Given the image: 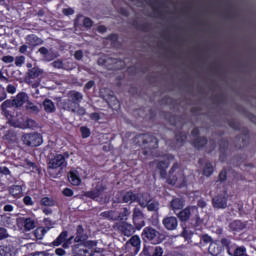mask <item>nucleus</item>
<instances>
[{"instance_id": "1", "label": "nucleus", "mask_w": 256, "mask_h": 256, "mask_svg": "<svg viewBox=\"0 0 256 256\" xmlns=\"http://www.w3.org/2000/svg\"><path fill=\"white\" fill-rule=\"evenodd\" d=\"M167 160H161L157 163V169L160 171L161 179H166V183L168 185H172V187H177L178 189H183V187H187V176H185V172L179 169V163H174L169 170V174L167 177V169H169V165L175 156L173 154L166 155Z\"/></svg>"}, {"instance_id": "2", "label": "nucleus", "mask_w": 256, "mask_h": 256, "mask_svg": "<svg viewBox=\"0 0 256 256\" xmlns=\"http://www.w3.org/2000/svg\"><path fill=\"white\" fill-rule=\"evenodd\" d=\"M70 154L69 152H64L62 154H56L54 157H52L48 162V171L50 175L57 179L58 177H61L63 175V171L67 169V166L69 163L67 162V159H69Z\"/></svg>"}, {"instance_id": "3", "label": "nucleus", "mask_w": 256, "mask_h": 256, "mask_svg": "<svg viewBox=\"0 0 256 256\" xmlns=\"http://www.w3.org/2000/svg\"><path fill=\"white\" fill-rule=\"evenodd\" d=\"M137 139L138 144L145 149L142 150V155H144V157H147L153 149L159 148V139L152 133L138 134Z\"/></svg>"}, {"instance_id": "4", "label": "nucleus", "mask_w": 256, "mask_h": 256, "mask_svg": "<svg viewBox=\"0 0 256 256\" xmlns=\"http://www.w3.org/2000/svg\"><path fill=\"white\" fill-rule=\"evenodd\" d=\"M29 96L25 92H19L16 97L12 100L8 99L2 103V109H12L15 107L16 109H21L27 103Z\"/></svg>"}, {"instance_id": "5", "label": "nucleus", "mask_w": 256, "mask_h": 256, "mask_svg": "<svg viewBox=\"0 0 256 256\" xmlns=\"http://www.w3.org/2000/svg\"><path fill=\"white\" fill-rule=\"evenodd\" d=\"M98 65H102L108 69V71H119L125 65V62L117 58H103L98 59Z\"/></svg>"}, {"instance_id": "6", "label": "nucleus", "mask_w": 256, "mask_h": 256, "mask_svg": "<svg viewBox=\"0 0 256 256\" xmlns=\"http://www.w3.org/2000/svg\"><path fill=\"white\" fill-rule=\"evenodd\" d=\"M22 142L27 147H39L43 144V136L37 132L24 134L22 136Z\"/></svg>"}, {"instance_id": "7", "label": "nucleus", "mask_w": 256, "mask_h": 256, "mask_svg": "<svg viewBox=\"0 0 256 256\" xmlns=\"http://www.w3.org/2000/svg\"><path fill=\"white\" fill-rule=\"evenodd\" d=\"M250 141L251 137L249 136V129L247 128H243L242 134L236 136L233 140L235 149H245Z\"/></svg>"}, {"instance_id": "8", "label": "nucleus", "mask_w": 256, "mask_h": 256, "mask_svg": "<svg viewBox=\"0 0 256 256\" xmlns=\"http://www.w3.org/2000/svg\"><path fill=\"white\" fill-rule=\"evenodd\" d=\"M142 239L146 242L150 241L155 245L159 243V231L151 226L145 227L142 232Z\"/></svg>"}, {"instance_id": "9", "label": "nucleus", "mask_w": 256, "mask_h": 256, "mask_svg": "<svg viewBox=\"0 0 256 256\" xmlns=\"http://www.w3.org/2000/svg\"><path fill=\"white\" fill-rule=\"evenodd\" d=\"M133 225L137 231H141L143 227H145V215L141 209L135 207L133 209V217H132Z\"/></svg>"}, {"instance_id": "10", "label": "nucleus", "mask_w": 256, "mask_h": 256, "mask_svg": "<svg viewBox=\"0 0 256 256\" xmlns=\"http://www.w3.org/2000/svg\"><path fill=\"white\" fill-rule=\"evenodd\" d=\"M118 203H128V205H132V203L139 202V194H135L133 191L120 192L119 197L117 198Z\"/></svg>"}, {"instance_id": "11", "label": "nucleus", "mask_w": 256, "mask_h": 256, "mask_svg": "<svg viewBox=\"0 0 256 256\" xmlns=\"http://www.w3.org/2000/svg\"><path fill=\"white\" fill-rule=\"evenodd\" d=\"M219 145V161L225 163L227 161L229 153V140L227 138H221L218 142Z\"/></svg>"}, {"instance_id": "12", "label": "nucleus", "mask_w": 256, "mask_h": 256, "mask_svg": "<svg viewBox=\"0 0 256 256\" xmlns=\"http://www.w3.org/2000/svg\"><path fill=\"white\" fill-rule=\"evenodd\" d=\"M197 213V206H188L178 213V219H180V221L182 222L189 221L190 217L193 215H197Z\"/></svg>"}, {"instance_id": "13", "label": "nucleus", "mask_w": 256, "mask_h": 256, "mask_svg": "<svg viewBox=\"0 0 256 256\" xmlns=\"http://www.w3.org/2000/svg\"><path fill=\"white\" fill-rule=\"evenodd\" d=\"M162 225L166 231H175L179 227V220L175 216H166L162 220Z\"/></svg>"}, {"instance_id": "14", "label": "nucleus", "mask_w": 256, "mask_h": 256, "mask_svg": "<svg viewBox=\"0 0 256 256\" xmlns=\"http://www.w3.org/2000/svg\"><path fill=\"white\" fill-rule=\"evenodd\" d=\"M229 201V197L218 194L212 199V205L214 209H227V202Z\"/></svg>"}, {"instance_id": "15", "label": "nucleus", "mask_w": 256, "mask_h": 256, "mask_svg": "<svg viewBox=\"0 0 256 256\" xmlns=\"http://www.w3.org/2000/svg\"><path fill=\"white\" fill-rule=\"evenodd\" d=\"M26 45L29 46L31 51H34L35 47H39V45H43V39L39 38V36L35 34H29L25 37Z\"/></svg>"}, {"instance_id": "16", "label": "nucleus", "mask_w": 256, "mask_h": 256, "mask_svg": "<svg viewBox=\"0 0 256 256\" xmlns=\"http://www.w3.org/2000/svg\"><path fill=\"white\" fill-rule=\"evenodd\" d=\"M105 189H107L105 185L98 183L93 190L87 191L85 196L88 197V199H99L105 192Z\"/></svg>"}, {"instance_id": "17", "label": "nucleus", "mask_w": 256, "mask_h": 256, "mask_svg": "<svg viewBox=\"0 0 256 256\" xmlns=\"http://www.w3.org/2000/svg\"><path fill=\"white\" fill-rule=\"evenodd\" d=\"M75 235L74 243H85V241L89 239V236L85 233V228H83V225L81 224L76 227Z\"/></svg>"}, {"instance_id": "18", "label": "nucleus", "mask_w": 256, "mask_h": 256, "mask_svg": "<svg viewBox=\"0 0 256 256\" xmlns=\"http://www.w3.org/2000/svg\"><path fill=\"white\" fill-rule=\"evenodd\" d=\"M207 143H209V140L206 136H198L192 140L191 145L194 149H197V151H201V149H205V147H207Z\"/></svg>"}, {"instance_id": "19", "label": "nucleus", "mask_w": 256, "mask_h": 256, "mask_svg": "<svg viewBox=\"0 0 256 256\" xmlns=\"http://www.w3.org/2000/svg\"><path fill=\"white\" fill-rule=\"evenodd\" d=\"M118 229L122 235H125V237H131V235H133V233H135V231H137L135 226H133L129 223H126V222H123L122 224H120L118 226Z\"/></svg>"}, {"instance_id": "20", "label": "nucleus", "mask_w": 256, "mask_h": 256, "mask_svg": "<svg viewBox=\"0 0 256 256\" xmlns=\"http://www.w3.org/2000/svg\"><path fill=\"white\" fill-rule=\"evenodd\" d=\"M169 115V123L172 125V127H179V129H183L185 127V120L183 119V116L181 115Z\"/></svg>"}, {"instance_id": "21", "label": "nucleus", "mask_w": 256, "mask_h": 256, "mask_svg": "<svg viewBox=\"0 0 256 256\" xmlns=\"http://www.w3.org/2000/svg\"><path fill=\"white\" fill-rule=\"evenodd\" d=\"M229 229L233 233H241V231L247 229V223L241 220H234L229 224Z\"/></svg>"}, {"instance_id": "22", "label": "nucleus", "mask_w": 256, "mask_h": 256, "mask_svg": "<svg viewBox=\"0 0 256 256\" xmlns=\"http://www.w3.org/2000/svg\"><path fill=\"white\" fill-rule=\"evenodd\" d=\"M131 25L137 31H142V33H149V31H151V24L148 22H144L141 24V23H139V20L133 19L131 21Z\"/></svg>"}, {"instance_id": "23", "label": "nucleus", "mask_w": 256, "mask_h": 256, "mask_svg": "<svg viewBox=\"0 0 256 256\" xmlns=\"http://www.w3.org/2000/svg\"><path fill=\"white\" fill-rule=\"evenodd\" d=\"M8 191L14 199H21L23 197V185L13 184L9 187Z\"/></svg>"}, {"instance_id": "24", "label": "nucleus", "mask_w": 256, "mask_h": 256, "mask_svg": "<svg viewBox=\"0 0 256 256\" xmlns=\"http://www.w3.org/2000/svg\"><path fill=\"white\" fill-rule=\"evenodd\" d=\"M77 107H78L77 102H75L71 99H66L62 102V108L65 111H71V113H76L77 112Z\"/></svg>"}, {"instance_id": "25", "label": "nucleus", "mask_w": 256, "mask_h": 256, "mask_svg": "<svg viewBox=\"0 0 256 256\" xmlns=\"http://www.w3.org/2000/svg\"><path fill=\"white\" fill-rule=\"evenodd\" d=\"M67 237H69V232L67 230L62 231L52 242L53 247H60V245H63V243L67 241Z\"/></svg>"}, {"instance_id": "26", "label": "nucleus", "mask_w": 256, "mask_h": 256, "mask_svg": "<svg viewBox=\"0 0 256 256\" xmlns=\"http://www.w3.org/2000/svg\"><path fill=\"white\" fill-rule=\"evenodd\" d=\"M20 223L23 225L24 231H32V229H35V220L31 217L21 218Z\"/></svg>"}, {"instance_id": "27", "label": "nucleus", "mask_w": 256, "mask_h": 256, "mask_svg": "<svg viewBox=\"0 0 256 256\" xmlns=\"http://www.w3.org/2000/svg\"><path fill=\"white\" fill-rule=\"evenodd\" d=\"M43 75V69L34 66L33 68L29 69L27 72L28 79H39Z\"/></svg>"}, {"instance_id": "28", "label": "nucleus", "mask_w": 256, "mask_h": 256, "mask_svg": "<svg viewBox=\"0 0 256 256\" xmlns=\"http://www.w3.org/2000/svg\"><path fill=\"white\" fill-rule=\"evenodd\" d=\"M173 211H181L185 207V201L182 198H173L170 202Z\"/></svg>"}, {"instance_id": "29", "label": "nucleus", "mask_w": 256, "mask_h": 256, "mask_svg": "<svg viewBox=\"0 0 256 256\" xmlns=\"http://www.w3.org/2000/svg\"><path fill=\"white\" fill-rule=\"evenodd\" d=\"M68 181L71 185H81V178L79 177V172L77 170L70 171L68 173Z\"/></svg>"}, {"instance_id": "30", "label": "nucleus", "mask_w": 256, "mask_h": 256, "mask_svg": "<svg viewBox=\"0 0 256 256\" xmlns=\"http://www.w3.org/2000/svg\"><path fill=\"white\" fill-rule=\"evenodd\" d=\"M245 253H247V249L245 246H240L238 247L237 245L234 244V247H232V250L228 255L230 256H245Z\"/></svg>"}, {"instance_id": "31", "label": "nucleus", "mask_w": 256, "mask_h": 256, "mask_svg": "<svg viewBox=\"0 0 256 256\" xmlns=\"http://www.w3.org/2000/svg\"><path fill=\"white\" fill-rule=\"evenodd\" d=\"M213 173H215V167L213 166L212 162H207L202 170V175L204 177H211V175H213Z\"/></svg>"}, {"instance_id": "32", "label": "nucleus", "mask_w": 256, "mask_h": 256, "mask_svg": "<svg viewBox=\"0 0 256 256\" xmlns=\"http://www.w3.org/2000/svg\"><path fill=\"white\" fill-rule=\"evenodd\" d=\"M43 107L46 113H55L56 111L55 102L52 101L51 99H45L43 101Z\"/></svg>"}, {"instance_id": "33", "label": "nucleus", "mask_w": 256, "mask_h": 256, "mask_svg": "<svg viewBox=\"0 0 256 256\" xmlns=\"http://www.w3.org/2000/svg\"><path fill=\"white\" fill-rule=\"evenodd\" d=\"M40 205L41 207H55V205H57V201L49 196H45L41 198Z\"/></svg>"}, {"instance_id": "34", "label": "nucleus", "mask_w": 256, "mask_h": 256, "mask_svg": "<svg viewBox=\"0 0 256 256\" xmlns=\"http://www.w3.org/2000/svg\"><path fill=\"white\" fill-rule=\"evenodd\" d=\"M220 243L224 249H226L227 253L230 254L233 249L235 243L231 241V238H221Z\"/></svg>"}, {"instance_id": "35", "label": "nucleus", "mask_w": 256, "mask_h": 256, "mask_svg": "<svg viewBox=\"0 0 256 256\" xmlns=\"http://www.w3.org/2000/svg\"><path fill=\"white\" fill-rule=\"evenodd\" d=\"M5 141H8L9 143H15L17 141V134L13 130H9L4 135Z\"/></svg>"}, {"instance_id": "36", "label": "nucleus", "mask_w": 256, "mask_h": 256, "mask_svg": "<svg viewBox=\"0 0 256 256\" xmlns=\"http://www.w3.org/2000/svg\"><path fill=\"white\" fill-rule=\"evenodd\" d=\"M208 251H209L210 255H212V256L221 255V247H219V245H217V244H210Z\"/></svg>"}, {"instance_id": "37", "label": "nucleus", "mask_w": 256, "mask_h": 256, "mask_svg": "<svg viewBox=\"0 0 256 256\" xmlns=\"http://www.w3.org/2000/svg\"><path fill=\"white\" fill-rule=\"evenodd\" d=\"M19 53H21L22 55H26V57H31L33 51L29 49V44H23L19 47Z\"/></svg>"}, {"instance_id": "38", "label": "nucleus", "mask_w": 256, "mask_h": 256, "mask_svg": "<svg viewBox=\"0 0 256 256\" xmlns=\"http://www.w3.org/2000/svg\"><path fill=\"white\" fill-rule=\"evenodd\" d=\"M129 215H131V212L127 207L123 208L122 211L118 215V219L120 221H127Z\"/></svg>"}, {"instance_id": "39", "label": "nucleus", "mask_w": 256, "mask_h": 256, "mask_svg": "<svg viewBox=\"0 0 256 256\" xmlns=\"http://www.w3.org/2000/svg\"><path fill=\"white\" fill-rule=\"evenodd\" d=\"M128 243H130L132 247H136V249H139V247H141V238H139V236L137 235L132 236Z\"/></svg>"}, {"instance_id": "40", "label": "nucleus", "mask_w": 256, "mask_h": 256, "mask_svg": "<svg viewBox=\"0 0 256 256\" xmlns=\"http://www.w3.org/2000/svg\"><path fill=\"white\" fill-rule=\"evenodd\" d=\"M225 181H227V168L224 167L218 174L217 183H225Z\"/></svg>"}, {"instance_id": "41", "label": "nucleus", "mask_w": 256, "mask_h": 256, "mask_svg": "<svg viewBox=\"0 0 256 256\" xmlns=\"http://www.w3.org/2000/svg\"><path fill=\"white\" fill-rule=\"evenodd\" d=\"M108 105L112 108V109H119L121 107V104L119 103V100L117 99V97L112 96L110 98V101H108Z\"/></svg>"}, {"instance_id": "42", "label": "nucleus", "mask_w": 256, "mask_h": 256, "mask_svg": "<svg viewBox=\"0 0 256 256\" xmlns=\"http://www.w3.org/2000/svg\"><path fill=\"white\" fill-rule=\"evenodd\" d=\"M228 125L231 127V129H234L235 131H241V123L235 119L228 120Z\"/></svg>"}, {"instance_id": "43", "label": "nucleus", "mask_w": 256, "mask_h": 256, "mask_svg": "<svg viewBox=\"0 0 256 256\" xmlns=\"http://www.w3.org/2000/svg\"><path fill=\"white\" fill-rule=\"evenodd\" d=\"M80 133L82 139H88V137H91V129L87 126L80 127Z\"/></svg>"}, {"instance_id": "44", "label": "nucleus", "mask_w": 256, "mask_h": 256, "mask_svg": "<svg viewBox=\"0 0 256 256\" xmlns=\"http://www.w3.org/2000/svg\"><path fill=\"white\" fill-rule=\"evenodd\" d=\"M175 139H176L177 143H185V141H187V133L177 132L175 134Z\"/></svg>"}, {"instance_id": "45", "label": "nucleus", "mask_w": 256, "mask_h": 256, "mask_svg": "<svg viewBox=\"0 0 256 256\" xmlns=\"http://www.w3.org/2000/svg\"><path fill=\"white\" fill-rule=\"evenodd\" d=\"M70 97L74 103H77V105H79V103L83 100V94L80 92H73Z\"/></svg>"}, {"instance_id": "46", "label": "nucleus", "mask_w": 256, "mask_h": 256, "mask_svg": "<svg viewBox=\"0 0 256 256\" xmlns=\"http://www.w3.org/2000/svg\"><path fill=\"white\" fill-rule=\"evenodd\" d=\"M146 207L147 211H159V202L148 201Z\"/></svg>"}, {"instance_id": "47", "label": "nucleus", "mask_w": 256, "mask_h": 256, "mask_svg": "<svg viewBox=\"0 0 256 256\" xmlns=\"http://www.w3.org/2000/svg\"><path fill=\"white\" fill-rule=\"evenodd\" d=\"M160 105H173L175 100L171 98V96H164L162 99L159 100Z\"/></svg>"}, {"instance_id": "48", "label": "nucleus", "mask_w": 256, "mask_h": 256, "mask_svg": "<svg viewBox=\"0 0 256 256\" xmlns=\"http://www.w3.org/2000/svg\"><path fill=\"white\" fill-rule=\"evenodd\" d=\"M26 109L27 111H31L32 113H39V107L31 101L27 102Z\"/></svg>"}, {"instance_id": "49", "label": "nucleus", "mask_w": 256, "mask_h": 256, "mask_svg": "<svg viewBox=\"0 0 256 256\" xmlns=\"http://www.w3.org/2000/svg\"><path fill=\"white\" fill-rule=\"evenodd\" d=\"M23 203L26 205V207H33V205H35L33 198H31L29 195L24 196Z\"/></svg>"}, {"instance_id": "50", "label": "nucleus", "mask_w": 256, "mask_h": 256, "mask_svg": "<svg viewBox=\"0 0 256 256\" xmlns=\"http://www.w3.org/2000/svg\"><path fill=\"white\" fill-rule=\"evenodd\" d=\"M35 236L37 237V239H43V236L45 235V233H47V229L45 228H38L35 230Z\"/></svg>"}, {"instance_id": "51", "label": "nucleus", "mask_w": 256, "mask_h": 256, "mask_svg": "<svg viewBox=\"0 0 256 256\" xmlns=\"http://www.w3.org/2000/svg\"><path fill=\"white\" fill-rule=\"evenodd\" d=\"M30 256H55V254L49 253V250L46 251H36L30 254Z\"/></svg>"}, {"instance_id": "52", "label": "nucleus", "mask_w": 256, "mask_h": 256, "mask_svg": "<svg viewBox=\"0 0 256 256\" xmlns=\"http://www.w3.org/2000/svg\"><path fill=\"white\" fill-rule=\"evenodd\" d=\"M9 232L7 231V228L0 227V241H3V239H8Z\"/></svg>"}, {"instance_id": "53", "label": "nucleus", "mask_w": 256, "mask_h": 256, "mask_svg": "<svg viewBox=\"0 0 256 256\" xmlns=\"http://www.w3.org/2000/svg\"><path fill=\"white\" fill-rule=\"evenodd\" d=\"M113 211L109 210V211H104L102 213H100V217H102V219H109L112 220L113 219Z\"/></svg>"}, {"instance_id": "54", "label": "nucleus", "mask_w": 256, "mask_h": 256, "mask_svg": "<svg viewBox=\"0 0 256 256\" xmlns=\"http://www.w3.org/2000/svg\"><path fill=\"white\" fill-rule=\"evenodd\" d=\"M83 27L86 29H91V27H93V20H91L89 17H85L83 19Z\"/></svg>"}, {"instance_id": "55", "label": "nucleus", "mask_w": 256, "mask_h": 256, "mask_svg": "<svg viewBox=\"0 0 256 256\" xmlns=\"http://www.w3.org/2000/svg\"><path fill=\"white\" fill-rule=\"evenodd\" d=\"M216 147H217V144L215 143V140H212V141L210 142L209 147L206 148V153H207L208 155H211V153H213V151H215Z\"/></svg>"}, {"instance_id": "56", "label": "nucleus", "mask_w": 256, "mask_h": 256, "mask_svg": "<svg viewBox=\"0 0 256 256\" xmlns=\"http://www.w3.org/2000/svg\"><path fill=\"white\" fill-rule=\"evenodd\" d=\"M80 255L81 256H95L96 254L93 252V250L85 248L83 250H80Z\"/></svg>"}, {"instance_id": "57", "label": "nucleus", "mask_w": 256, "mask_h": 256, "mask_svg": "<svg viewBox=\"0 0 256 256\" xmlns=\"http://www.w3.org/2000/svg\"><path fill=\"white\" fill-rule=\"evenodd\" d=\"M107 40L111 41L112 43H117V41H119V34L112 33L107 36Z\"/></svg>"}, {"instance_id": "58", "label": "nucleus", "mask_w": 256, "mask_h": 256, "mask_svg": "<svg viewBox=\"0 0 256 256\" xmlns=\"http://www.w3.org/2000/svg\"><path fill=\"white\" fill-rule=\"evenodd\" d=\"M0 256H13L11 253V250L7 247L5 248H0Z\"/></svg>"}, {"instance_id": "59", "label": "nucleus", "mask_w": 256, "mask_h": 256, "mask_svg": "<svg viewBox=\"0 0 256 256\" xmlns=\"http://www.w3.org/2000/svg\"><path fill=\"white\" fill-rule=\"evenodd\" d=\"M152 256H163V248L161 246H157L154 251L152 250Z\"/></svg>"}, {"instance_id": "60", "label": "nucleus", "mask_w": 256, "mask_h": 256, "mask_svg": "<svg viewBox=\"0 0 256 256\" xmlns=\"http://www.w3.org/2000/svg\"><path fill=\"white\" fill-rule=\"evenodd\" d=\"M62 193H63L64 197H73V195H74L73 189H71V188H64Z\"/></svg>"}, {"instance_id": "61", "label": "nucleus", "mask_w": 256, "mask_h": 256, "mask_svg": "<svg viewBox=\"0 0 256 256\" xmlns=\"http://www.w3.org/2000/svg\"><path fill=\"white\" fill-rule=\"evenodd\" d=\"M75 113H77V115H79L80 117H83V115H85V113H87V110H85L84 107H81V106H79V104H78Z\"/></svg>"}, {"instance_id": "62", "label": "nucleus", "mask_w": 256, "mask_h": 256, "mask_svg": "<svg viewBox=\"0 0 256 256\" xmlns=\"http://www.w3.org/2000/svg\"><path fill=\"white\" fill-rule=\"evenodd\" d=\"M90 119L92 121H100L101 120V114H99L98 112H93L89 115Z\"/></svg>"}, {"instance_id": "63", "label": "nucleus", "mask_w": 256, "mask_h": 256, "mask_svg": "<svg viewBox=\"0 0 256 256\" xmlns=\"http://www.w3.org/2000/svg\"><path fill=\"white\" fill-rule=\"evenodd\" d=\"M3 63H13L15 61V58L11 55L3 56L2 57Z\"/></svg>"}, {"instance_id": "64", "label": "nucleus", "mask_w": 256, "mask_h": 256, "mask_svg": "<svg viewBox=\"0 0 256 256\" xmlns=\"http://www.w3.org/2000/svg\"><path fill=\"white\" fill-rule=\"evenodd\" d=\"M140 256H152V250L144 248L143 251L140 253Z\"/></svg>"}]
</instances>
